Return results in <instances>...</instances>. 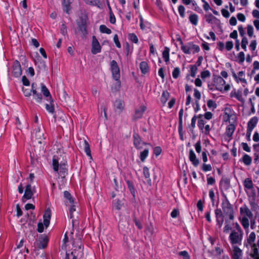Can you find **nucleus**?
I'll use <instances>...</instances> for the list:
<instances>
[{"instance_id":"42","label":"nucleus","mask_w":259,"mask_h":259,"mask_svg":"<svg viewBox=\"0 0 259 259\" xmlns=\"http://www.w3.org/2000/svg\"><path fill=\"white\" fill-rule=\"evenodd\" d=\"M108 8L109 10V20L111 23L114 24L116 22V18L115 17L113 14V13L112 11L111 7L108 5Z\"/></svg>"},{"instance_id":"39","label":"nucleus","mask_w":259,"mask_h":259,"mask_svg":"<svg viewBox=\"0 0 259 259\" xmlns=\"http://www.w3.org/2000/svg\"><path fill=\"white\" fill-rule=\"evenodd\" d=\"M245 54L243 52H239L236 57V61L239 64L243 63L245 61Z\"/></svg>"},{"instance_id":"45","label":"nucleus","mask_w":259,"mask_h":259,"mask_svg":"<svg viewBox=\"0 0 259 259\" xmlns=\"http://www.w3.org/2000/svg\"><path fill=\"white\" fill-rule=\"evenodd\" d=\"M84 151L86 153L87 155L90 157H91V151L90 150V145L88 142L86 140H84Z\"/></svg>"},{"instance_id":"56","label":"nucleus","mask_w":259,"mask_h":259,"mask_svg":"<svg viewBox=\"0 0 259 259\" xmlns=\"http://www.w3.org/2000/svg\"><path fill=\"white\" fill-rule=\"evenodd\" d=\"M194 97L196 99V101H198L201 98V94L200 92L196 89L194 90Z\"/></svg>"},{"instance_id":"60","label":"nucleus","mask_w":259,"mask_h":259,"mask_svg":"<svg viewBox=\"0 0 259 259\" xmlns=\"http://www.w3.org/2000/svg\"><path fill=\"white\" fill-rule=\"evenodd\" d=\"M205 121H204V120L203 119H200L198 120V126L199 127V128L202 131V130H203L205 125Z\"/></svg>"},{"instance_id":"24","label":"nucleus","mask_w":259,"mask_h":259,"mask_svg":"<svg viewBox=\"0 0 259 259\" xmlns=\"http://www.w3.org/2000/svg\"><path fill=\"white\" fill-rule=\"evenodd\" d=\"M114 106L117 111L121 112L124 109V102L120 99L116 100L114 103Z\"/></svg>"},{"instance_id":"63","label":"nucleus","mask_w":259,"mask_h":259,"mask_svg":"<svg viewBox=\"0 0 259 259\" xmlns=\"http://www.w3.org/2000/svg\"><path fill=\"white\" fill-rule=\"evenodd\" d=\"M221 13H222L223 16L226 18H229L230 16V13L226 9H222L221 10Z\"/></svg>"},{"instance_id":"5","label":"nucleus","mask_w":259,"mask_h":259,"mask_svg":"<svg viewBox=\"0 0 259 259\" xmlns=\"http://www.w3.org/2000/svg\"><path fill=\"white\" fill-rule=\"evenodd\" d=\"M256 238V235L254 232H251L248 236L246 239V246L251 248L252 251V255L256 256L258 255V248L254 243Z\"/></svg>"},{"instance_id":"17","label":"nucleus","mask_w":259,"mask_h":259,"mask_svg":"<svg viewBox=\"0 0 259 259\" xmlns=\"http://www.w3.org/2000/svg\"><path fill=\"white\" fill-rule=\"evenodd\" d=\"M40 87L41 92L44 97L46 98V100L49 102H53L52 97L47 87L44 83H41Z\"/></svg>"},{"instance_id":"46","label":"nucleus","mask_w":259,"mask_h":259,"mask_svg":"<svg viewBox=\"0 0 259 259\" xmlns=\"http://www.w3.org/2000/svg\"><path fill=\"white\" fill-rule=\"evenodd\" d=\"M205 17L206 18V21L208 23H212L218 20V19L211 14L206 15Z\"/></svg>"},{"instance_id":"22","label":"nucleus","mask_w":259,"mask_h":259,"mask_svg":"<svg viewBox=\"0 0 259 259\" xmlns=\"http://www.w3.org/2000/svg\"><path fill=\"white\" fill-rule=\"evenodd\" d=\"M146 109V107L144 105H142L140 107H139L138 108H137L135 111V114L134 116V118L135 119L141 118L142 117Z\"/></svg>"},{"instance_id":"7","label":"nucleus","mask_w":259,"mask_h":259,"mask_svg":"<svg viewBox=\"0 0 259 259\" xmlns=\"http://www.w3.org/2000/svg\"><path fill=\"white\" fill-rule=\"evenodd\" d=\"M222 207L223 213L228 216L230 220H233L234 218L233 208L226 197L222 200Z\"/></svg>"},{"instance_id":"15","label":"nucleus","mask_w":259,"mask_h":259,"mask_svg":"<svg viewBox=\"0 0 259 259\" xmlns=\"http://www.w3.org/2000/svg\"><path fill=\"white\" fill-rule=\"evenodd\" d=\"M134 137V144L135 147L137 149H141L144 148V146L148 145L146 143L143 142L139 136L137 134H134L133 135Z\"/></svg>"},{"instance_id":"54","label":"nucleus","mask_w":259,"mask_h":259,"mask_svg":"<svg viewBox=\"0 0 259 259\" xmlns=\"http://www.w3.org/2000/svg\"><path fill=\"white\" fill-rule=\"evenodd\" d=\"M179 255L182 256L184 259H190V256L187 251H182L179 252Z\"/></svg>"},{"instance_id":"13","label":"nucleus","mask_w":259,"mask_h":259,"mask_svg":"<svg viewBox=\"0 0 259 259\" xmlns=\"http://www.w3.org/2000/svg\"><path fill=\"white\" fill-rule=\"evenodd\" d=\"M237 123H228L226 127L225 132V139L229 141L234 133L236 129V125Z\"/></svg>"},{"instance_id":"55","label":"nucleus","mask_w":259,"mask_h":259,"mask_svg":"<svg viewBox=\"0 0 259 259\" xmlns=\"http://www.w3.org/2000/svg\"><path fill=\"white\" fill-rule=\"evenodd\" d=\"M84 3L88 5L92 6H96L99 3V0H83Z\"/></svg>"},{"instance_id":"58","label":"nucleus","mask_w":259,"mask_h":259,"mask_svg":"<svg viewBox=\"0 0 259 259\" xmlns=\"http://www.w3.org/2000/svg\"><path fill=\"white\" fill-rule=\"evenodd\" d=\"M210 131V127L209 125L206 124L205 125L203 130H202L201 131V132L202 133L204 134L205 135H208L209 134Z\"/></svg>"},{"instance_id":"25","label":"nucleus","mask_w":259,"mask_h":259,"mask_svg":"<svg viewBox=\"0 0 259 259\" xmlns=\"http://www.w3.org/2000/svg\"><path fill=\"white\" fill-rule=\"evenodd\" d=\"M73 0H63L62 2L63 9L64 12L69 13L71 10L70 5L72 3Z\"/></svg>"},{"instance_id":"28","label":"nucleus","mask_w":259,"mask_h":259,"mask_svg":"<svg viewBox=\"0 0 259 259\" xmlns=\"http://www.w3.org/2000/svg\"><path fill=\"white\" fill-rule=\"evenodd\" d=\"M64 196L65 198V204L67 205L75 203L73 198L68 191L64 192Z\"/></svg>"},{"instance_id":"4","label":"nucleus","mask_w":259,"mask_h":259,"mask_svg":"<svg viewBox=\"0 0 259 259\" xmlns=\"http://www.w3.org/2000/svg\"><path fill=\"white\" fill-rule=\"evenodd\" d=\"M180 44L181 50L186 54H194L199 52L200 50L199 47L194 44L192 42H189L184 44L183 41L181 40Z\"/></svg>"},{"instance_id":"1","label":"nucleus","mask_w":259,"mask_h":259,"mask_svg":"<svg viewBox=\"0 0 259 259\" xmlns=\"http://www.w3.org/2000/svg\"><path fill=\"white\" fill-rule=\"evenodd\" d=\"M239 212V221L247 233L249 231V220H252L253 213L246 205H243L240 207Z\"/></svg>"},{"instance_id":"47","label":"nucleus","mask_w":259,"mask_h":259,"mask_svg":"<svg viewBox=\"0 0 259 259\" xmlns=\"http://www.w3.org/2000/svg\"><path fill=\"white\" fill-rule=\"evenodd\" d=\"M50 104H46V109L47 111L50 113H53L54 112V107L53 105V102H49Z\"/></svg>"},{"instance_id":"9","label":"nucleus","mask_w":259,"mask_h":259,"mask_svg":"<svg viewBox=\"0 0 259 259\" xmlns=\"http://www.w3.org/2000/svg\"><path fill=\"white\" fill-rule=\"evenodd\" d=\"M110 70L112 73L113 78L117 81L118 88L120 86L119 79L120 77V70L117 63L115 60H112L110 63Z\"/></svg>"},{"instance_id":"44","label":"nucleus","mask_w":259,"mask_h":259,"mask_svg":"<svg viewBox=\"0 0 259 259\" xmlns=\"http://www.w3.org/2000/svg\"><path fill=\"white\" fill-rule=\"evenodd\" d=\"M100 31L101 33L109 34L111 33V30L107 28L105 25H101L100 26Z\"/></svg>"},{"instance_id":"23","label":"nucleus","mask_w":259,"mask_h":259,"mask_svg":"<svg viewBox=\"0 0 259 259\" xmlns=\"http://www.w3.org/2000/svg\"><path fill=\"white\" fill-rule=\"evenodd\" d=\"M35 136L36 139L39 140V143H41V141L45 139L44 134L43 131H42L39 127H38L35 130L34 132L32 133V137Z\"/></svg>"},{"instance_id":"51","label":"nucleus","mask_w":259,"mask_h":259,"mask_svg":"<svg viewBox=\"0 0 259 259\" xmlns=\"http://www.w3.org/2000/svg\"><path fill=\"white\" fill-rule=\"evenodd\" d=\"M180 73V68L178 67H176L174 69V70L172 72V75L173 78H174L175 79L177 78L179 76Z\"/></svg>"},{"instance_id":"48","label":"nucleus","mask_w":259,"mask_h":259,"mask_svg":"<svg viewBox=\"0 0 259 259\" xmlns=\"http://www.w3.org/2000/svg\"><path fill=\"white\" fill-rule=\"evenodd\" d=\"M207 105L210 109H214L217 108V104L214 101L209 100L207 102Z\"/></svg>"},{"instance_id":"50","label":"nucleus","mask_w":259,"mask_h":259,"mask_svg":"<svg viewBox=\"0 0 259 259\" xmlns=\"http://www.w3.org/2000/svg\"><path fill=\"white\" fill-rule=\"evenodd\" d=\"M178 12L182 18H184L185 16V8L182 6L180 5L178 7Z\"/></svg>"},{"instance_id":"57","label":"nucleus","mask_w":259,"mask_h":259,"mask_svg":"<svg viewBox=\"0 0 259 259\" xmlns=\"http://www.w3.org/2000/svg\"><path fill=\"white\" fill-rule=\"evenodd\" d=\"M259 70V62L257 61H254L253 63V69L252 70V73L255 72V71Z\"/></svg>"},{"instance_id":"43","label":"nucleus","mask_w":259,"mask_h":259,"mask_svg":"<svg viewBox=\"0 0 259 259\" xmlns=\"http://www.w3.org/2000/svg\"><path fill=\"white\" fill-rule=\"evenodd\" d=\"M128 38L131 41L137 44L138 43L139 39L137 36L134 33H130L128 35Z\"/></svg>"},{"instance_id":"16","label":"nucleus","mask_w":259,"mask_h":259,"mask_svg":"<svg viewBox=\"0 0 259 259\" xmlns=\"http://www.w3.org/2000/svg\"><path fill=\"white\" fill-rule=\"evenodd\" d=\"M12 73L14 76L18 77L22 74V69L20 63L18 61H14L13 65Z\"/></svg>"},{"instance_id":"64","label":"nucleus","mask_w":259,"mask_h":259,"mask_svg":"<svg viewBox=\"0 0 259 259\" xmlns=\"http://www.w3.org/2000/svg\"><path fill=\"white\" fill-rule=\"evenodd\" d=\"M237 18L238 20L241 22H244L246 20V17L245 15L242 13H238L237 15Z\"/></svg>"},{"instance_id":"40","label":"nucleus","mask_w":259,"mask_h":259,"mask_svg":"<svg viewBox=\"0 0 259 259\" xmlns=\"http://www.w3.org/2000/svg\"><path fill=\"white\" fill-rule=\"evenodd\" d=\"M248 44V39L246 37L243 36L242 37L241 42V46L242 49L244 51H247V45Z\"/></svg>"},{"instance_id":"27","label":"nucleus","mask_w":259,"mask_h":259,"mask_svg":"<svg viewBox=\"0 0 259 259\" xmlns=\"http://www.w3.org/2000/svg\"><path fill=\"white\" fill-rule=\"evenodd\" d=\"M170 49L167 47H165L162 53V58L166 64L169 61Z\"/></svg>"},{"instance_id":"20","label":"nucleus","mask_w":259,"mask_h":259,"mask_svg":"<svg viewBox=\"0 0 259 259\" xmlns=\"http://www.w3.org/2000/svg\"><path fill=\"white\" fill-rule=\"evenodd\" d=\"M189 158L192 164L197 167L199 164V160L197 158L195 153L193 150H190L189 154Z\"/></svg>"},{"instance_id":"41","label":"nucleus","mask_w":259,"mask_h":259,"mask_svg":"<svg viewBox=\"0 0 259 259\" xmlns=\"http://www.w3.org/2000/svg\"><path fill=\"white\" fill-rule=\"evenodd\" d=\"M198 68L196 65H193L190 66V75L192 77H195L197 72Z\"/></svg>"},{"instance_id":"8","label":"nucleus","mask_w":259,"mask_h":259,"mask_svg":"<svg viewBox=\"0 0 259 259\" xmlns=\"http://www.w3.org/2000/svg\"><path fill=\"white\" fill-rule=\"evenodd\" d=\"M51 217V209L48 208H47L43 216L44 218V222L43 223L42 222H39L37 225V231L38 232L41 233L44 231V226L46 228H47L50 222V219Z\"/></svg>"},{"instance_id":"18","label":"nucleus","mask_w":259,"mask_h":259,"mask_svg":"<svg viewBox=\"0 0 259 259\" xmlns=\"http://www.w3.org/2000/svg\"><path fill=\"white\" fill-rule=\"evenodd\" d=\"M33 195V192L32 190L31 185H27L26 187L25 193L22 197L23 202H25L26 200L31 199Z\"/></svg>"},{"instance_id":"14","label":"nucleus","mask_w":259,"mask_h":259,"mask_svg":"<svg viewBox=\"0 0 259 259\" xmlns=\"http://www.w3.org/2000/svg\"><path fill=\"white\" fill-rule=\"evenodd\" d=\"M101 46L95 36L92 37L91 52L93 54H97L101 51Z\"/></svg>"},{"instance_id":"59","label":"nucleus","mask_w":259,"mask_h":259,"mask_svg":"<svg viewBox=\"0 0 259 259\" xmlns=\"http://www.w3.org/2000/svg\"><path fill=\"white\" fill-rule=\"evenodd\" d=\"M196 151L198 153H200L201 151V146L200 141L197 142L194 145Z\"/></svg>"},{"instance_id":"19","label":"nucleus","mask_w":259,"mask_h":259,"mask_svg":"<svg viewBox=\"0 0 259 259\" xmlns=\"http://www.w3.org/2000/svg\"><path fill=\"white\" fill-rule=\"evenodd\" d=\"M36 84L35 83H33L31 84V91L33 93L34 99L38 103H41L42 100V96L40 94L37 93L36 92Z\"/></svg>"},{"instance_id":"36","label":"nucleus","mask_w":259,"mask_h":259,"mask_svg":"<svg viewBox=\"0 0 259 259\" xmlns=\"http://www.w3.org/2000/svg\"><path fill=\"white\" fill-rule=\"evenodd\" d=\"M257 46V41L256 39H252L250 41V44L249 45V49L253 54L256 49Z\"/></svg>"},{"instance_id":"32","label":"nucleus","mask_w":259,"mask_h":259,"mask_svg":"<svg viewBox=\"0 0 259 259\" xmlns=\"http://www.w3.org/2000/svg\"><path fill=\"white\" fill-rule=\"evenodd\" d=\"M169 97V93L166 91H164L162 93V95L160 98V101L163 106H164L166 104Z\"/></svg>"},{"instance_id":"6","label":"nucleus","mask_w":259,"mask_h":259,"mask_svg":"<svg viewBox=\"0 0 259 259\" xmlns=\"http://www.w3.org/2000/svg\"><path fill=\"white\" fill-rule=\"evenodd\" d=\"M214 85L217 90L222 93L227 92L231 89L230 84L226 83V81L221 76L215 78Z\"/></svg>"},{"instance_id":"61","label":"nucleus","mask_w":259,"mask_h":259,"mask_svg":"<svg viewBox=\"0 0 259 259\" xmlns=\"http://www.w3.org/2000/svg\"><path fill=\"white\" fill-rule=\"evenodd\" d=\"M215 215L216 219L224 218L222 211L221 209H217L215 210Z\"/></svg>"},{"instance_id":"49","label":"nucleus","mask_w":259,"mask_h":259,"mask_svg":"<svg viewBox=\"0 0 259 259\" xmlns=\"http://www.w3.org/2000/svg\"><path fill=\"white\" fill-rule=\"evenodd\" d=\"M202 169L204 172L211 171L212 166L210 164H206L204 163L202 165Z\"/></svg>"},{"instance_id":"35","label":"nucleus","mask_w":259,"mask_h":259,"mask_svg":"<svg viewBox=\"0 0 259 259\" xmlns=\"http://www.w3.org/2000/svg\"><path fill=\"white\" fill-rule=\"evenodd\" d=\"M149 155V149L145 148L143 151H141L140 153V158L142 162L145 161L146 158Z\"/></svg>"},{"instance_id":"10","label":"nucleus","mask_w":259,"mask_h":259,"mask_svg":"<svg viewBox=\"0 0 259 259\" xmlns=\"http://www.w3.org/2000/svg\"><path fill=\"white\" fill-rule=\"evenodd\" d=\"M230 97L234 98L238 101L242 103H244L245 100V96L243 94V88H240L238 90L233 89L230 93Z\"/></svg>"},{"instance_id":"11","label":"nucleus","mask_w":259,"mask_h":259,"mask_svg":"<svg viewBox=\"0 0 259 259\" xmlns=\"http://www.w3.org/2000/svg\"><path fill=\"white\" fill-rule=\"evenodd\" d=\"M53 168L55 171L58 173L65 172L66 170V165L63 164H59L58 158L56 156H54L53 158Z\"/></svg>"},{"instance_id":"33","label":"nucleus","mask_w":259,"mask_h":259,"mask_svg":"<svg viewBox=\"0 0 259 259\" xmlns=\"http://www.w3.org/2000/svg\"><path fill=\"white\" fill-rule=\"evenodd\" d=\"M140 68L143 74H146L149 71V68L146 61H142L140 64Z\"/></svg>"},{"instance_id":"12","label":"nucleus","mask_w":259,"mask_h":259,"mask_svg":"<svg viewBox=\"0 0 259 259\" xmlns=\"http://www.w3.org/2000/svg\"><path fill=\"white\" fill-rule=\"evenodd\" d=\"M242 233L233 231L229 236V239L232 245L240 244L242 239Z\"/></svg>"},{"instance_id":"34","label":"nucleus","mask_w":259,"mask_h":259,"mask_svg":"<svg viewBox=\"0 0 259 259\" xmlns=\"http://www.w3.org/2000/svg\"><path fill=\"white\" fill-rule=\"evenodd\" d=\"M69 209V215L71 219L73 218V212L76 210V203H73V204L67 205Z\"/></svg>"},{"instance_id":"26","label":"nucleus","mask_w":259,"mask_h":259,"mask_svg":"<svg viewBox=\"0 0 259 259\" xmlns=\"http://www.w3.org/2000/svg\"><path fill=\"white\" fill-rule=\"evenodd\" d=\"M258 122V118L256 116H254L250 119L248 123L247 127L249 128V131H252L253 129L256 126Z\"/></svg>"},{"instance_id":"38","label":"nucleus","mask_w":259,"mask_h":259,"mask_svg":"<svg viewBox=\"0 0 259 259\" xmlns=\"http://www.w3.org/2000/svg\"><path fill=\"white\" fill-rule=\"evenodd\" d=\"M247 34L249 37L252 38L254 34V28L250 24L247 25L246 28Z\"/></svg>"},{"instance_id":"3","label":"nucleus","mask_w":259,"mask_h":259,"mask_svg":"<svg viewBox=\"0 0 259 259\" xmlns=\"http://www.w3.org/2000/svg\"><path fill=\"white\" fill-rule=\"evenodd\" d=\"M237 119L236 114L231 107L225 108L223 115V120L224 122L228 123H237Z\"/></svg>"},{"instance_id":"30","label":"nucleus","mask_w":259,"mask_h":259,"mask_svg":"<svg viewBox=\"0 0 259 259\" xmlns=\"http://www.w3.org/2000/svg\"><path fill=\"white\" fill-rule=\"evenodd\" d=\"M243 185L246 192L247 190H251L253 188L252 181L250 178L245 179L244 181Z\"/></svg>"},{"instance_id":"31","label":"nucleus","mask_w":259,"mask_h":259,"mask_svg":"<svg viewBox=\"0 0 259 259\" xmlns=\"http://www.w3.org/2000/svg\"><path fill=\"white\" fill-rule=\"evenodd\" d=\"M252 160L251 156L247 154H244L242 158L240 160V161H242L245 165L247 166L251 164Z\"/></svg>"},{"instance_id":"21","label":"nucleus","mask_w":259,"mask_h":259,"mask_svg":"<svg viewBox=\"0 0 259 259\" xmlns=\"http://www.w3.org/2000/svg\"><path fill=\"white\" fill-rule=\"evenodd\" d=\"M242 255V250L237 246H233L232 257L233 259H240Z\"/></svg>"},{"instance_id":"53","label":"nucleus","mask_w":259,"mask_h":259,"mask_svg":"<svg viewBox=\"0 0 259 259\" xmlns=\"http://www.w3.org/2000/svg\"><path fill=\"white\" fill-rule=\"evenodd\" d=\"M233 46L234 44L232 41H227L226 42L225 49L227 51H230L232 49Z\"/></svg>"},{"instance_id":"29","label":"nucleus","mask_w":259,"mask_h":259,"mask_svg":"<svg viewBox=\"0 0 259 259\" xmlns=\"http://www.w3.org/2000/svg\"><path fill=\"white\" fill-rule=\"evenodd\" d=\"M39 241V247L41 248H45L47 246L49 239L47 236L42 235L40 237Z\"/></svg>"},{"instance_id":"62","label":"nucleus","mask_w":259,"mask_h":259,"mask_svg":"<svg viewBox=\"0 0 259 259\" xmlns=\"http://www.w3.org/2000/svg\"><path fill=\"white\" fill-rule=\"evenodd\" d=\"M202 2L203 3V8L205 11H207L209 10H211V8L209 4L205 0H201Z\"/></svg>"},{"instance_id":"52","label":"nucleus","mask_w":259,"mask_h":259,"mask_svg":"<svg viewBox=\"0 0 259 259\" xmlns=\"http://www.w3.org/2000/svg\"><path fill=\"white\" fill-rule=\"evenodd\" d=\"M200 76L202 79H204L210 76V73L208 70L203 71L201 72Z\"/></svg>"},{"instance_id":"37","label":"nucleus","mask_w":259,"mask_h":259,"mask_svg":"<svg viewBox=\"0 0 259 259\" xmlns=\"http://www.w3.org/2000/svg\"><path fill=\"white\" fill-rule=\"evenodd\" d=\"M189 21L190 22L193 24L194 25L196 26L198 24V17L197 15L194 14H192L189 16Z\"/></svg>"},{"instance_id":"2","label":"nucleus","mask_w":259,"mask_h":259,"mask_svg":"<svg viewBox=\"0 0 259 259\" xmlns=\"http://www.w3.org/2000/svg\"><path fill=\"white\" fill-rule=\"evenodd\" d=\"M232 76L237 84H241L243 88V94L247 97L249 93L248 88V82L245 78V73L243 71H239L238 73L232 72Z\"/></svg>"}]
</instances>
